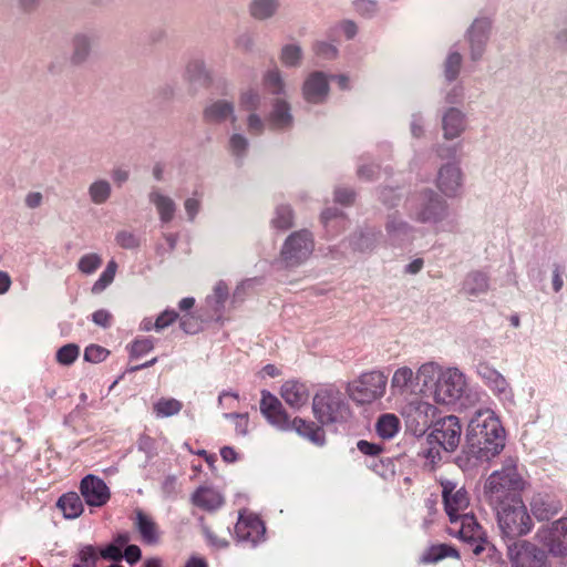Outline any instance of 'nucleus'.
Segmentation results:
<instances>
[{"label": "nucleus", "instance_id": "obj_39", "mask_svg": "<svg viewBox=\"0 0 567 567\" xmlns=\"http://www.w3.org/2000/svg\"><path fill=\"white\" fill-rule=\"evenodd\" d=\"M400 429V421L394 414H383L375 424V431L382 439H392Z\"/></svg>", "mask_w": 567, "mask_h": 567}, {"label": "nucleus", "instance_id": "obj_56", "mask_svg": "<svg viewBox=\"0 0 567 567\" xmlns=\"http://www.w3.org/2000/svg\"><path fill=\"white\" fill-rule=\"evenodd\" d=\"M353 9L358 14L364 18H372L378 12V2L375 0H354Z\"/></svg>", "mask_w": 567, "mask_h": 567}, {"label": "nucleus", "instance_id": "obj_29", "mask_svg": "<svg viewBox=\"0 0 567 567\" xmlns=\"http://www.w3.org/2000/svg\"><path fill=\"white\" fill-rule=\"evenodd\" d=\"M488 289V276L480 270L468 272L462 285V292L468 298H475L483 293H486Z\"/></svg>", "mask_w": 567, "mask_h": 567}, {"label": "nucleus", "instance_id": "obj_17", "mask_svg": "<svg viewBox=\"0 0 567 567\" xmlns=\"http://www.w3.org/2000/svg\"><path fill=\"white\" fill-rule=\"evenodd\" d=\"M477 374L495 396L502 401H513L514 393L512 386L495 368L487 363H480L477 365Z\"/></svg>", "mask_w": 567, "mask_h": 567}, {"label": "nucleus", "instance_id": "obj_12", "mask_svg": "<svg viewBox=\"0 0 567 567\" xmlns=\"http://www.w3.org/2000/svg\"><path fill=\"white\" fill-rule=\"evenodd\" d=\"M492 29V21L488 18L475 19L465 33L468 44L470 58L473 62L480 61L486 50Z\"/></svg>", "mask_w": 567, "mask_h": 567}, {"label": "nucleus", "instance_id": "obj_45", "mask_svg": "<svg viewBox=\"0 0 567 567\" xmlns=\"http://www.w3.org/2000/svg\"><path fill=\"white\" fill-rule=\"evenodd\" d=\"M445 557L458 558V551L445 544L433 546L423 556L422 561L424 563H436Z\"/></svg>", "mask_w": 567, "mask_h": 567}, {"label": "nucleus", "instance_id": "obj_21", "mask_svg": "<svg viewBox=\"0 0 567 567\" xmlns=\"http://www.w3.org/2000/svg\"><path fill=\"white\" fill-rule=\"evenodd\" d=\"M93 52V35L87 32H76L71 40V53L69 62L72 66L84 65L91 59Z\"/></svg>", "mask_w": 567, "mask_h": 567}, {"label": "nucleus", "instance_id": "obj_32", "mask_svg": "<svg viewBox=\"0 0 567 567\" xmlns=\"http://www.w3.org/2000/svg\"><path fill=\"white\" fill-rule=\"evenodd\" d=\"M192 501L195 506L207 512L218 509L224 503L221 494L210 487H199L193 494Z\"/></svg>", "mask_w": 567, "mask_h": 567}, {"label": "nucleus", "instance_id": "obj_33", "mask_svg": "<svg viewBox=\"0 0 567 567\" xmlns=\"http://www.w3.org/2000/svg\"><path fill=\"white\" fill-rule=\"evenodd\" d=\"M296 431L300 436L307 437L309 441L317 445L324 444V432L313 422L306 421L300 417H295L290 421L289 431Z\"/></svg>", "mask_w": 567, "mask_h": 567}, {"label": "nucleus", "instance_id": "obj_64", "mask_svg": "<svg viewBox=\"0 0 567 567\" xmlns=\"http://www.w3.org/2000/svg\"><path fill=\"white\" fill-rule=\"evenodd\" d=\"M357 447L362 454L369 456H375L382 452L381 445L368 442L365 440H360L357 443Z\"/></svg>", "mask_w": 567, "mask_h": 567}, {"label": "nucleus", "instance_id": "obj_25", "mask_svg": "<svg viewBox=\"0 0 567 567\" xmlns=\"http://www.w3.org/2000/svg\"><path fill=\"white\" fill-rule=\"evenodd\" d=\"M265 526L258 517H239L235 534L240 542H250L254 546L264 538Z\"/></svg>", "mask_w": 567, "mask_h": 567}, {"label": "nucleus", "instance_id": "obj_18", "mask_svg": "<svg viewBox=\"0 0 567 567\" xmlns=\"http://www.w3.org/2000/svg\"><path fill=\"white\" fill-rule=\"evenodd\" d=\"M303 99L311 104L324 103L329 96V78L324 72L313 71L305 79L301 87Z\"/></svg>", "mask_w": 567, "mask_h": 567}, {"label": "nucleus", "instance_id": "obj_28", "mask_svg": "<svg viewBox=\"0 0 567 567\" xmlns=\"http://www.w3.org/2000/svg\"><path fill=\"white\" fill-rule=\"evenodd\" d=\"M280 395L285 402L293 409H300L309 400V391L305 383L299 381H286L280 390Z\"/></svg>", "mask_w": 567, "mask_h": 567}, {"label": "nucleus", "instance_id": "obj_3", "mask_svg": "<svg viewBox=\"0 0 567 567\" xmlns=\"http://www.w3.org/2000/svg\"><path fill=\"white\" fill-rule=\"evenodd\" d=\"M312 411L321 425L342 423L350 416V409L343 394L333 388L322 389L316 393Z\"/></svg>", "mask_w": 567, "mask_h": 567}, {"label": "nucleus", "instance_id": "obj_1", "mask_svg": "<svg viewBox=\"0 0 567 567\" xmlns=\"http://www.w3.org/2000/svg\"><path fill=\"white\" fill-rule=\"evenodd\" d=\"M505 446V432L491 410H478L468 422L466 445L457 462L464 468L477 466L498 455Z\"/></svg>", "mask_w": 567, "mask_h": 567}, {"label": "nucleus", "instance_id": "obj_47", "mask_svg": "<svg viewBox=\"0 0 567 567\" xmlns=\"http://www.w3.org/2000/svg\"><path fill=\"white\" fill-rule=\"evenodd\" d=\"M293 215L292 210L287 205H280L275 210V216L271 219V224L278 229H288L292 226Z\"/></svg>", "mask_w": 567, "mask_h": 567}, {"label": "nucleus", "instance_id": "obj_19", "mask_svg": "<svg viewBox=\"0 0 567 567\" xmlns=\"http://www.w3.org/2000/svg\"><path fill=\"white\" fill-rule=\"evenodd\" d=\"M260 411L280 431H289L290 419L281 402L268 391L261 392Z\"/></svg>", "mask_w": 567, "mask_h": 567}, {"label": "nucleus", "instance_id": "obj_37", "mask_svg": "<svg viewBox=\"0 0 567 567\" xmlns=\"http://www.w3.org/2000/svg\"><path fill=\"white\" fill-rule=\"evenodd\" d=\"M135 527L141 534L143 540L147 544H155L158 540L156 523L143 511H136Z\"/></svg>", "mask_w": 567, "mask_h": 567}, {"label": "nucleus", "instance_id": "obj_5", "mask_svg": "<svg viewBox=\"0 0 567 567\" xmlns=\"http://www.w3.org/2000/svg\"><path fill=\"white\" fill-rule=\"evenodd\" d=\"M450 215L446 200L433 189L422 190L416 197L415 205L411 208V217L421 224L436 226L449 221Z\"/></svg>", "mask_w": 567, "mask_h": 567}, {"label": "nucleus", "instance_id": "obj_7", "mask_svg": "<svg viewBox=\"0 0 567 567\" xmlns=\"http://www.w3.org/2000/svg\"><path fill=\"white\" fill-rule=\"evenodd\" d=\"M388 377L381 371L363 373L347 386L349 396L359 404H368L383 396Z\"/></svg>", "mask_w": 567, "mask_h": 567}, {"label": "nucleus", "instance_id": "obj_51", "mask_svg": "<svg viewBox=\"0 0 567 567\" xmlns=\"http://www.w3.org/2000/svg\"><path fill=\"white\" fill-rule=\"evenodd\" d=\"M260 101L259 93L252 89L241 92L239 97L240 107L248 112H256L260 106Z\"/></svg>", "mask_w": 567, "mask_h": 567}, {"label": "nucleus", "instance_id": "obj_34", "mask_svg": "<svg viewBox=\"0 0 567 567\" xmlns=\"http://www.w3.org/2000/svg\"><path fill=\"white\" fill-rule=\"evenodd\" d=\"M269 122L276 130L289 128L293 122L289 103L277 99L274 103L272 111L269 114Z\"/></svg>", "mask_w": 567, "mask_h": 567}, {"label": "nucleus", "instance_id": "obj_55", "mask_svg": "<svg viewBox=\"0 0 567 567\" xmlns=\"http://www.w3.org/2000/svg\"><path fill=\"white\" fill-rule=\"evenodd\" d=\"M99 554L92 545L84 546L79 553L80 563L75 567H95Z\"/></svg>", "mask_w": 567, "mask_h": 567}, {"label": "nucleus", "instance_id": "obj_50", "mask_svg": "<svg viewBox=\"0 0 567 567\" xmlns=\"http://www.w3.org/2000/svg\"><path fill=\"white\" fill-rule=\"evenodd\" d=\"M154 349V341L151 338H137L128 347L130 358L137 359Z\"/></svg>", "mask_w": 567, "mask_h": 567}, {"label": "nucleus", "instance_id": "obj_42", "mask_svg": "<svg viewBox=\"0 0 567 567\" xmlns=\"http://www.w3.org/2000/svg\"><path fill=\"white\" fill-rule=\"evenodd\" d=\"M463 56L457 51H450L443 63L444 78L446 81L452 82L456 80L460 74Z\"/></svg>", "mask_w": 567, "mask_h": 567}, {"label": "nucleus", "instance_id": "obj_57", "mask_svg": "<svg viewBox=\"0 0 567 567\" xmlns=\"http://www.w3.org/2000/svg\"><path fill=\"white\" fill-rule=\"evenodd\" d=\"M115 240L117 245L124 249H135L140 246V238L128 230H120L116 233Z\"/></svg>", "mask_w": 567, "mask_h": 567}, {"label": "nucleus", "instance_id": "obj_36", "mask_svg": "<svg viewBox=\"0 0 567 567\" xmlns=\"http://www.w3.org/2000/svg\"><path fill=\"white\" fill-rule=\"evenodd\" d=\"M112 192V184L106 178H96L87 187L90 202L97 206L107 203Z\"/></svg>", "mask_w": 567, "mask_h": 567}, {"label": "nucleus", "instance_id": "obj_54", "mask_svg": "<svg viewBox=\"0 0 567 567\" xmlns=\"http://www.w3.org/2000/svg\"><path fill=\"white\" fill-rule=\"evenodd\" d=\"M265 82L272 94H281L285 92V81L278 69L269 70L265 75Z\"/></svg>", "mask_w": 567, "mask_h": 567}, {"label": "nucleus", "instance_id": "obj_26", "mask_svg": "<svg viewBox=\"0 0 567 567\" xmlns=\"http://www.w3.org/2000/svg\"><path fill=\"white\" fill-rule=\"evenodd\" d=\"M563 505L560 501L548 494H536L530 501L532 514L538 520H549L560 513Z\"/></svg>", "mask_w": 567, "mask_h": 567}, {"label": "nucleus", "instance_id": "obj_48", "mask_svg": "<svg viewBox=\"0 0 567 567\" xmlns=\"http://www.w3.org/2000/svg\"><path fill=\"white\" fill-rule=\"evenodd\" d=\"M117 269V264L114 260L109 261L106 268L101 274L100 278L94 282L92 287L93 293H100L110 284L113 282Z\"/></svg>", "mask_w": 567, "mask_h": 567}, {"label": "nucleus", "instance_id": "obj_24", "mask_svg": "<svg viewBox=\"0 0 567 567\" xmlns=\"http://www.w3.org/2000/svg\"><path fill=\"white\" fill-rule=\"evenodd\" d=\"M443 136L446 140L457 138L466 130V115L457 107H449L442 114Z\"/></svg>", "mask_w": 567, "mask_h": 567}, {"label": "nucleus", "instance_id": "obj_14", "mask_svg": "<svg viewBox=\"0 0 567 567\" xmlns=\"http://www.w3.org/2000/svg\"><path fill=\"white\" fill-rule=\"evenodd\" d=\"M508 554L513 567H547L546 553L528 542L508 546Z\"/></svg>", "mask_w": 567, "mask_h": 567}, {"label": "nucleus", "instance_id": "obj_49", "mask_svg": "<svg viewBox=\"0 0 567 567\" xmlns=\"http://www.w3.org/2000/svg\"><path fill=\"white\" fill-rule=\"evenodd\" d=\"M80 354V348L75 343H68L56 351V361L62 365L72 364Z\"/></svg>", "mask_w": 567, "mask_h": 567}, {"label": "nucleus", "instance_id": "obj_53", "mask_svg": "<svg viewBox=\"0 0 567 567\" xmlns=\"http://www.w3.org/2000/svg\"><path fill=\"white\" fill-rule=\"evenodd\" d=\"M102 265V258L97 254H86L78 262V268L85 275L93 274Z\"/></svg>", "mask_w": 567, "mask_h": 567}, {"label": "nucleus", "instance_id": "obj_61", "mask_svg": "<svg viewBox=\"0 0 567 567\" xmlns=\"http://www.w3.org/2000/svg\"><path fill=\"white\" fill-rule=\"evenodd\" d=\"M225 417L235 420V429L237 434L241 436H246L248 434L249 420L247 414L227 413L225 414Z\"/></svg>", "mask_w": 567, "mask_h": 567}, {"label": "nucleus", "instance_id": "obj_16", "mask_svg": "<svg viewBox=\"0 0 567 567\" xmlns=\"http://www.w3.org/2000/svg\"><path fill=\"white\" fill-rule=\"evenodd\" d=\"M80 492L86 505L102 507L111 498V492L105 482L96 475L87 474L81 480Z\"/></svg>", "mask_w": 567, "mask_h": 567}, {"label": "nucleus", "instance_id": "obj_2", "mask_svg": "<svg viewBox=\"0 0 567 567\" xmlns=\"http://www.w3.org/2000/svg\"><path fill=\"white\" fill-rule=\"evenodd\" d=\"M525 481L517 471L513 458L505 461L502 470L494 471L486 480L484 496L492 507H499L522 499L519 493L525 488Z\"/></svg>", "mask_w": 567, "mask_h": 567}, {"label": "nucleus", "instance_id": "obj_15", "mask_svg": "<svg viewBox=\"0 0 567 567\" xmlns=\"http://www.w3.org/2000/svg\"><path fill=\"white\" fill-rule=\"evenodd\" d=\"M442 488L445 512L451 523H456L470 504L467 492L464 487H457L456 483L451 481L442 482Z\"/></svg>", "mask_w": 567, "mask_h": 567}, {"label": "nucleus", "instance_id": "obj_52", "mask_svg": "<svg viewBox=\"0 0 567 567\" xmlns=\"http://www.w3.org/2000/svg\"><path fill=\"white\" fill-rule=\"evenodd\" d=\"M249 142L243 134L234 133L229 137V151L237 158H243L248 150Z\"/></svg>", "mask_w": 567, "mask_h": 567}, {"label": "nucleus", "instance_id": "obj_58", "mask_svg": "<svg viewBox=\"0 0 567 567\" xmlns=\"http://www.w3.org/2000/svg\"><path fill=\"white\" fill-rule=\"evenodd\" d=\"M109 353V350L97 344H91L84 350V360L92 363H99L104 361Z\"/></svg>", "mask_w": 567, "mask_h": 567}, {"label": "nucleus", "instance_id": "obj_6", "mask_svg": "<svg viewBox=\"0 0 567 567\" xmlns=\"http://www.w3.org/2000/svg\"><path fill=\"white\" fill-rule=\"evenodd\" d=\"M315 250V239L307 229L291 233L282 244L279 260L286 268L305 264Z\"/></svg>", "mask_w": 567, "mask_h": 567}, {"label": "nucleus", "instance_id": "obj_23", "mask_svg": "<svg viewBox=\"0 0 567 567\" xmlns=\"http://www.w3.org/2000/svg\"><path fill=\"white\" fill-rule=\"evenodd\" d=\"M458 522L461 523V527L458 530L460 537L474 545L473 553L475 555H480L484 550L483 543L484 532L482 527L476 522L475 517L470 514H463L458 517Z\"/></svg>", "mask_w": 567, "mask_h": 567}, {"label": "nucleus", "instance_id": "obj_10", "mask_svg": "<svg viewBox=\"0 0 567 567\" xmlns=\"http://www.w3.org/2000/svg\"><path fill=\"white\" fill-rule=\"evenodd\" d=\"M436 408L429 402L414 398L402 409L406 425L414 433H424L435 417Z\"/></svg>", "mask_w": 567, "mask_h": 567}, {"label": "nucleus", "instance_id": "obj_38", "mask_svg": "<svg viewBox=\"0 0 567 567\" xmlns=\"http://www.w3.org/2000/svg\"><path fill=\"white\" fill-rule=\"evenodd\" d=\"M443 370L435 362H425L416 371L415 382L416 384L422 383L423 388H429L432 383H436V380L441 375Z\"/></svg>", "mask_w": 567, "mask_h": 567}, {"label": "nucleus", "instance_id": "obj_11", "mask_svg": "<svg viewBox=\"0 0 567 567\" xmlns=\"http://www.w3.org/2000/svg\"><path fill=\"white\" fill-rule=\"evenodd\" d=\"M538 540L556 556L567 555V517L542 527L536 534Z\"/></svg>", "mask_w": 567, "mask_h": 567}, {"label": "nucleus", "instance_id": "obj_35", "mask_svg": "<svg viewBox=\"0 0 567 567\" xmlns=\"http://www.w3.org/2000/svg\"><path fill=\"white\" fill-rule=\"evenodd\" d=\"M56 506L66 519H74L84 511L81 497L75 492H69L59 497Z\"/></svg>", "mask_w": 567, "mask_h": 567}, {"label": "nucleus", "instance_id": "obj_27", "mask_svg": "<svg viewBox=\"0 0 567 567\" xmlns=\"http://www.w3.org/2000/svg\"><path fill=\"white\" fill-rule=\"evenodd\" d=\"M147 198L148 202L155 207L159 220L163 224H168L174 219L177 205L174 199L164 194L159 187H152Z\"/></svg>", "mask_w": 567, "mask_h": 567}, {"label": "nucleus", "instance_id": "obj_30", "mask_svg": "<svg viewBox=\"0 0 567 567\" xmlns=\"http://www.w3.org/2000/svg\"><path fill=\"white\" fill-rule=\"evenodd\" d=\"M415 382V374L409 367H401L396 369L391 379V391L393 395H404L413 391Z\"/></svg>", "mask_w": 567, "mask_h": 567}, {"label": "nucleus", "instance_id": "obj_13", "mask_svg": "<svg viewBox=\"0 0 567 567\" xmlns=\"http://www.w3.org/2000/svg\"><path fill=\"white\" fill-rule=\"evenodd\" d=\"M385 243L391 247L403 248L412 244L416 229L398 213L388 215L385 224Z\"/></svg>", "mask_w": 567, "mask_h": 567}, {"label": "nucleus", "instance_id": "obj_59", "mask_svg": "<svg viewBox=\"0 0 567 567\" xmlns=\"http://www.w3.org/2000/svg\"><path fill=\"white\" fill-rule=\"evenodd\" d=\"M247 131L254 136H259L265 131V122L256 112H250L247 117Z\"/></svg>", "mask_w": 567, "mask_h": 567}, {"label": "nucleus", "instance_id": "obj_41", "mask_svg": "<svg viewBox=\"0 0 567 567\" xmlns=\"http://www.w3.org/2000/svg\"><path fill=\"white\" fill-rule=\"evenodd\" d=\"M183 404L173 398H162L153 406L157 417H169L181 412Z\"/></svg>", "mask_w": 567, "mask_h": 567}, {"label": "nucleus", "instance_id": "obj_4", "mask_svg": "<svg viewBox=\"0 0 567 567\" xmlns=\"http://www.w3.org/2000/svg\"><path fill=\"white\" fill-rule=\"evenodd\" d=\"M493 508L497 513L498 526L504 537L515 539L530 532L533 520L522 499Z\"/></svg>", "mask_w": 567, "mask_h": 567}, {"label": "nucleus", "instance_id": "obj_31", "mask_svg": "<svg viewBox=\"0 0 567 567\" xmlns=\"http://www.w3.org/2000/svg\"><path fill=\"white\" fill-rule=\"evenodd\" d=\"M280 7V0H251L248 13L256 21H267L277 16Z\"/></svg>", "mask_w": 567, "mask_h": 567}, {"label": "nucleus", "instance_id": "obj_43", "mask_svg": "<svg viewBox=\"0 0 567 567\" xmlns=\"http://www.w3.org/2000/svg\"><path fill=\"white\" fill-rule=\"evenodd\" d=\"M378 241V234L368 230V231H361L357 235H354L351 239V246L354 250L364 252L372 250Z\"/></svg>", "mask_w": 567, "mask_h": 567}, {"label": "nucleus", "instance_id": "obj_22", "mask_svg": "<svg viewBox=\"0 0 567 567\" xmlns=\"http://www.w3.org/2000/svg\"><path fill=\"white\" fill-rule=\"evenodd\" d=\"M437 187L447 197L457 195L462 187V172L457 164L449 163L439 169Z\"/></svg>", "mask_w": 567, "mask_h": 567}, {"label": "nucleus", "instance_id": "obj_60", "mask_svg": "<svg viewBox=\"0 0 567 567\" xmlns=\"http://www.w3.org/2000/svg\"><path fill=\"white\" fill-rule=\"evenodd\" d=\"M178 318V313L174 310L163 311L154 322V329L161 331L171 326Z\"/></svg>", "mask_w": 567, "mask_h": 567}, {"label": "nucleus", "instance_id": "obj_40", "mask_svg": "<svg viewBox=\"0 0 567 567\" xmlns=\"http://www.w3.org/2000/svg\"><path fill=\"white\" fill-rule=\"evenodd\" d=\"M302 49L299 44H285L279 54L280 62L287 68H298L302 61Z\"/></svg>", "mask_w": 567, "mask_h": 567}, {"label": "nucleus", "instance_id": "obj_62", "mask_svg": "<svg viewBox=\"0 0 567 567\" xmlns=\"http://www.w3.org/2000/svg\"><path fill=\"white\" fill-rule=\"evenodd\" d=\"M443 449L433 443V444H429L427 447L423 449L421 454L426 458V461L430 463L431 467L433 468L434 465L441 461L442 458V455H441V451Z\"/></svg>", "mask_w": 567, "mask_h": 567}, {"label": "nucleus", "instance_id": "obj_9", "mask_svg": "<svg viewBox=\"0 0 567 567\" xmlns=\"http://www.w3.org/2000/svg\"><path fill=\"white\" fill-rule=\"evenodd\" d=\"M462 426L455 415H449L439 420L427 436V444H437L445 452H454L461 441Z\"/></svg>", "mask_w": 567, "mask_h": 567}, {"label": "nucleus", "instance_id": "obj_44", "mask_svg": "<svg viewBox=\"0 0 567 567\" xmlns=\"http://www.w3.org/2000/svg\"><path fill=\"white\" fill-rule=\"evenodd\" d=\"M228 298V287L225 282L219 281L215 285L213 295L208 296L206 301L208 306L215 311L220 312Z\"/></svg>", "mask_w": 567, "mask_h": 567}, {"label": "nucleus", "instance_id": "obj_46", "mask_svg": "<svg viewBox=\"0 0 567 567\" xmlns=\"http://www.w3.org/2000/svg\"><path fill=\"white\" fill-rule=\"evenodd\" d=\"M185 74L189 82L205 83L209 80V73L206 65L199 60L190 61L186 66Z\"/></svg>", "mask_w": 567, "mask_h": 567}, {"label": "nucleus", "instance_id": "obj_8", "mask_svg": "<svg viewBox=\"0 0 567 567\" xmlns=\"http://www.w3.org/2000/svg\"><path fill=\"white\" fill-rule=\"evenodd\" d=\"M467 391V382L457 368H447L441 372L434 388V400L441 404H454Z\"/></svg>", "mask_w": 567, "mask_h": 567}, {"label": "nucleus", "instance_id": "obj_63", "mask_svg": "<svg viewBox=\"0 0 567 567\" xmlns=\"http://www.w3.org/2000/svg\"><path fill=\"white\" fill-rule=\"evenodd\" d=\"M100 556L103 559L120 561L123 558V553L117 545L110 544L105 548L101 549Z\"/></svg>", "mask_w": 567, "mask_h": 567}, {"label": "nucleus", "instance_id": "obj_20", "mask_svg": "<svg viewBox=\"0 0 567 567\" xmlns=\"http://www.w3.org/2000/svg\"><path fill=\"white\" fill-rule=\"evenodd\" d=\"M203 120L207 124H221L228 121L234 125L237 122L234 102L225 99L212 100L203 110Z\"/></svg>", "mask_w": 567, "mask_h": 567}]
</instances>
